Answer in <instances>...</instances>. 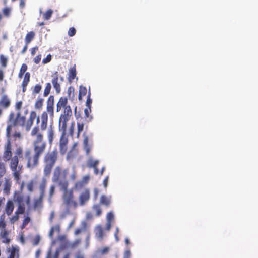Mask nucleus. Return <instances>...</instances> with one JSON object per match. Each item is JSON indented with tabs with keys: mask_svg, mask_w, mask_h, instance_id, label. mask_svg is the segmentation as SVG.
<instances>
[{
	"mask_svg": "<svg viewBox=\"0 0 258 258\" xmlns=\"http://www.w3.org/2000/svg\"><path fill=\"white\" fill-rule=\"evenodd\" d=\"M85 186V184L81 180L76 182L74 186V188L76 190H80Z\"/></svg>",
	"mask_w": 258,
	"mask_h": 258,
	"instance_id": "4c0bfd02",
	"label": "nucleus"
},
{
	"mask_svg": "<svg viewBox=\"0 0 258 258\" xmlns=\"http://www.w3.org/2000/svg\"><path fill=\"white\" fill-rule=\"evenodd\" d=\"M51 85L50 83H47L43 91V96L47 97L50 93Z\"/></svg>",
	"mask_w": 258,
	"mask_h": 258,
	"instance_id": "7c9ffc66",
	"label": "nucleus"
},
{
	"mask_svg": "<svg viewBox=\"0 0 258 258\" xmlns=\"http://www.w3.org/2000/svg\"><path fill=\"white\" fill-rule=\"evenodd\" d=\"M30 135L34 137L32 142L33 154L30 149H27L23 151V158L21 160L24 159L26 161V167L30 170H32L37 167L39 164L41 157L45 153L47 143L44 139L43 133L40 132L38 126L34 127L31 131Z\"/></svg>",
	"mask_w": 258,
	"mask_h": 258,
	"instance_id": "f257e3e1",
	"label": "nucleus"
},
{
	"mask_svg": "<svg viewBox=\"0 0 258 258\" xmlns=\"http://www.w3.org/2000/svg\"><path fill=\"white\" fill-rule=\"evenodd\" d=\"M19 214H21V213H17V210L16 211L15 213V215H14L13 216H12V217L11 218V221L14 223L17 221L19 219Z\"/></svg>",
	"mask_w": 258,
	"mask_h": 258,
	"instance_id": "603ef678",
	"label": "nucleus"
},
{
	"mask_svg": "<svg viewBox=\"0 0 258 258\" xmlns=\"http://www.w3.org/2000/svg\"><path fill=\"white\" fill-rule=\"evenodd\" d=\"M37 117V113L35 111H32L30 112L29 117L25 124L26 130L29 131L32 125L34 120Z\"/></svg>",
	"mask_w": 258,
	"mask_h": 258,
	"instance_id": "4468645a",
	"label": "nucleus"
},
{
	"mask_svg": "<svg viewBox=\"0 0 258 258\" xmlns=\"http://www.w3.org/2000/svg\"><path fill=\"white\" fill-rule=\"evenodd\" d=\"M131 252L130 250H126L123 253V258H130Z\"/></svg>",
	"mask_w": 258,
	"mask_h": 258,
	"instance_id": "680f3d73",
	"label": "nucleus"
},
{
	"mask_svg": "<svg viewBox=\"0 0 258 258\" xmlns=\"http://www.w3.org/2000/svg\"><path fill=\"white\" fill-rule=\"evenodd\" d=\"M52 228H54V231H56L58 233H59L60 231V225L58 224H57L55 225L54 226L52 227Z\"/></svg>",
	"mask_w": 258,
	"mask_h": 258,
	"instance_id": "e2e57ef3",
	"label": "nucleus"
},
{
	"mask_svg": "<svg viewBox=\"0 0 258 258\" xmlns=\"http://www.w3.org/2000/svg\"><path fill=\"white\" fill-rule=\"evenodd\" d=\"M70 179L72 181H75L76 179V173L75 171H74L71 175Z\"/></svg>",
	"mask_w": 258,
	"mask_h": 258,
	"instance_id": "0e129e2a",
	"label": "nucleus"
},
{
	"mask_svg": "<svg viewBox=\"0 0 258 258\" xmlns=\"http://www.w3.org/2000/svg\"><path fill=\"white\" fill-rule=\"evenodd\" d=\"M76 65H74L72 68L69 69L68 80L70 83H71L73 80L76 77Z\"/></svg>",
	"mask_w": 258,
	"mask_h": 258,
	"instance_id": "dca6fc26",
	"label": "nucleus"
},
{
	"mask_svg": "<svg viewBox=\"0 0 258 258\" xmlns=\"http://www.w3.org/2000/svg\"><path fill=\"white\" fill-rule=\"evenodd\" d=\"M91 93L89 92L87 95V99L86 102V105L87 107H90L92 103V99H91Z\"/></svg>",
	"mask_w": 258,
	"mask_h": 258,
	"instance_id": "a18cd8bd",
	"label": "nucleus"
},
{
	"mask_svg": "<svg viewBox=\"0 0 258 258\" xmlns=\"http://www.w3.org/2000/svg\"><path fill=\"white\" fill-rule=\"evenodd\" d=\"M14 200L18 204L17 213L24 214L25 211V205L29 206L30 204V196H25L22 191H16L14 195Z\"/></svg>",
	"mask_w": 258,
	"mask_h": 258,
	"instance_id": "6e6552de",
	"label": "nucleus"
},
{
	"mask_svg": "<svg viewBox=\"0 0 258 258\" xmlns=\"http://www.w3.org/2000/svg\"><path fill=\"white\" fill-rule=\"evenodd\" d=\"M68 171V169L62 170L60 166H56L53 171L52 178V181L58 184L59 181L66 180Z\"/></svg>",
	"mask_w": 258,
	"mask_h": 258,
	"instance_id": "1a4fd4ad",
	"label": "nucleus"
},
{
	"mask_svg": "<svg viewBox=\"0 0 258 258\" xmlns=\"http://www.w3.org/2000/svg\"><path fill=\"white\" fill-rule=\"evenodd\" d=\"M54 96L50 95L47 100L46 111H43L41 114V122L40 126H38L40 132L42 133L41 131H45L48 126V114L50 117H53L54 115Z\"/></svg>",
	"mask_w": 258,
	"mask_h": 258,
	"instance_id": "0eeeda50",
	"label": "nucleus"
},
{
	"mask_svg": "<svg viewBox=\"0 0 258 258\" xmlns=\"http://www.w3.org/2000/svg\"><path fill=\"white\" fill-rule=\"evenodd\" d=\"M77 136L79 137L80 133L83 130L84 123L83 121H78L77 123Z\"/></svg>",
	"mask_w": 258,
	"mask_h": 258,
	"instance_id": "72a5a7b5",
	"label": "nucleus"
},
{
	"mask_svg": "<svg viewBox=\"0 0 258 258\" xmlns=\"http://www.w3.org/2000/svg\"><path fill=\"white\" fill-rule=\"evenodd\" d=\"M35 36V33L33 31H30L28 32L25 37V43L26 44H29L34 38Z\"/></svg>",
	"mask_w": 258,
	"mask_h": 258,
	"instance_id": "b1692460",
	"label": "nucleus"
},
{
	"mask_svg": "<svg viewBox=\"0 0 258 258\" xmlns=\"http://www.w3.org/2000/svg\"><path fill=\"white\" fill-rule=\"evenodd\" d=\"M14 208V206L13 202L11 200L8 201L5 207V212L6 214L8 215H10L12 213Z\"/></svg>",
	"mask_w": 258,
	"mask_h": 258,
	"instance_id": "412c9836",
	"label": "nucleus"
},
{
	"mask_svg": "<svg viewBox=\"0 0 258 258\" xmlns=\"http://www.w3.org/2000/svg\"><path fill=\"white\" fill-rule=\"evenodd\" d=\"M109 248L108 247H104L102 249H100L99 251V252L100 254L104 255L106 254L109 251Z\"/></svg>",
	"mask_w": 258,
	"mask_h": 258,
	"instance_id": "8fccbe9b",
	"label": "nucleus"
},
{
	"mask_svg": "<svg viewBox=\"0 0 258 258\" xmlns=\"http://www.w3.org/2000/svg\"><path fill=\"white\" fill-rule=\"evenodd\" d=\"M87 166L89 168L95 167L97 166L99 164L98 160H93L92 158H90L87 161Z\"/></svg>",
	"mask_w": 258,
	"mask_h": 258,
	"instance_id": "cd10ccee",
	"label": "nucleus"
},
{
	"mask_svg": "<svg viewBox=\"0 0 258 258\" xmlns=\"http://www.w3.org/2000/svg\"><path fill=\"white\" fill-rule=\"evenodd\" d=\"M68 96L69 98H71L72 95V97L74 96V89L72 87H70L67 90Z\"/></svg>",
	"mask_w": 258,
	"mask_h": 258,
	"instance_id": "49530a36",
	"label": "nucleus"
},
{
	"mask_svg": "<svg viewBox=\"0 0 258 258\" xmlns=\"http://www.w3.org/2000/svg\"><path fill=\"white\" fill-rule=\"evenodd\" d=\"M30 74L29 72H26L25 74L22 83V91L25 92L26 90V87L30 82Z\"/></svg>",
	"mask_w": 258,
	"mask_h": 258,
	"instance_id": "a211bd4d",
	"label": "nucleus"
},
{
	"mask_svg": "<svg viewBox=\"0 0 258 258\" xmlns=\"http://www.w3.org/2000/svg\"><path fill=\"white\" fill-rule=\"evenodd\" d=\"M0 228L4 229L6 228V223L3 220L0 221Z\"/></svg>",
	"mask_w": 258,
	"mask_h": 258,
	"instance_id": "338daca9",
	"label": "nucleus"
},
{
	"mask_svg": "<svg viewBox=\"0 0 258 258\" xmlns=\"http://www.w3.org/2000/svg\"><path fill=\"white\" fill-rule=\"evenodd\" d=\"M38 48L37 46H35V47L32 48L31 50V55L32 56H34L35 54L36 51L38 50Z\"/></svg>",
	"mask_w": 258,
	"mask_h": 258,
	"instance_id": "69168bd1",
	"label": "nucleus"
},
{
	"mask_svg": "<svg viewBox=\"0 0 258 258\" xmlns=\"http://www.w3.org/2000/svg\"><path fill=\"white\" fill-rule=\"evenodd\" d=\"M111 203V200L109 197H108L105 195L101 196L100 204L104 205L106 207H108Z\"/></svg>",
	"mask_w": 258,
	"mask_h": 258,
	"instance_id": "5701e85b",
	"label": "nucleus"
},
{
	"mask_svg": "<svg viewBox=\"0 0 258 258\" xmlns=\"http://www.w3.org/2000/svg\"><path fill=\"white\" fill-rule=\"evenodd\" d=\"M26 122V117L17 113L16 117L15 113L11 112L9 116L8 125L6 128V136L7 142L11 140L16 141L22 138V134L18 129V126L23 127Z\"/></svg>",
	"mask_w": 258,
	"mask_h": 258,
	"instance_id": "7ed1b4c3",
	"label": "nucleus"
},
{
	"mask_svg": "<svg viewBox=\"0 0 258 258\" xmlns=\"http://www.w3.org/2000/svg\"><path fill=\"white\" fill-rule=\"evenodd\" d=\"M91 111L90 107H87L84 109L85 116L88 121H90L92 119V117L90 115V113Z\"/></svg>",
	"mask_w": 258,
	"mask_h": 258,
	"instance_id": "c9c22d12",
	"label": "nucleus"
},
{
	"mask_svg": "<svg viewBox=\"0 0 258 258\" xmlns=\"http://www.w3.org/2000/svg\"><path fill=\"white\" fill-rule=\"evenodd\" d=\"M87 93V89L86 87L80 86L79 87V93L78 99L79 100H82V97L85 96Z\"/></svg>",
	"mask_w": 258,
	"mask_h": 258,
	"instance_id": "bb28decb",
	"label": "nucleus"
},
{
	"mask_svg": "<svg viewBox=\"0 0 258 258\" xmlns=\"http://www.w3.org/2000/svg\"><path fill=\"white\" fill-rule=\"evenodd\" d=\"M11 13V9L8 7H6L3 9V13L6 17H9Z\"/></svg>",
	"mask_w": 258,
	"mask_h": 258,
	"instance_id": "de8ad7c7",
	"label": "nucleus"
},
{
	"mask_svg": "<svg viewBox=\"0 0 258 258\" xmlns=\"http://www.w3.org/2000/svg\"><path fill=\"white\" fill-rule=\"evenodd\" d=\"M51 59H52L51 55L49 54L47 55L46 58H44L42 60V63L43 64H46V63L49 62L51 60Z\"/></svg>",
	"mask_w": 258,
	"mask_h": 258,
	"instance_id": "3c124183",
	"label": "nucleus"
},
{
	"mask_svg": "<svg viewBox=\"0 0 258 258\" xmlns=\"http://www.w3.org/2000/svg\"><path fill=\"white\" fill-rule=\"evenodd\" d=\"M82 228H77L75 230L74 234L76 235L79 234L82 231H85L87 228V224L86 222L82 223Z\"/></svg>",
	"mask_w": 258,
	"mask_h": 258,
	"instance_id": "c85d7f7f",
	"label": "nucleus"
},
{
	"mask_svg": "<svg viewBox=\"0 0 258 258\" xmlns=\"http://www.w3.org/2000/svg\"><path fill=\"white\" fill-rule=\"evenodd\" d=\"M30 221V218L29 217H26L25 218L23 221V223L22 225V228H24L25 226L29 223Z\"/></svg>",
	"mask_w": 258,
	"mask_h": 258,
	"instance_id": "864d4df0",
	"label": "nucleus"
},
{
	"mask_svg": "<svg viewBox=\"0 0 258 258\" xmlns=\"http://www.w3.org/2000/svg\"><path fill=\"white\" fill-rule=\"evenodd\" d=\"M93 209L96 211V215L100 216L102 213V210L100 206L98 205H95L93 207Z\"/></svg>",
	"mask_w": 258,
	"mask_h": 258,
	"instance_id": "79ce46f5",
	"label": "nucleus"
},
{
	"mask_svg": "<svg viewBox=\"0 0 258 258\" xmlns=\"http://www.w3.org/2000/svg\"><path fill=\"white\" fill-rule=\"evenodd\" d=\"M41 59V55H38L34 58V62L36 64H38L40 62Z\"/></svg>",
	"mask_w": 258,
	"mask_h": 258,
	"instance_id": "052dcab7",
	"label": "nucleus"
},
{
	"mask_svg": "<svg viewBox=\"0 0 258 258\" xmlns=\"http://www.w3.org/2000/svg\"><path fill=\"white\" fill-rule=\"evenodd\" d=\"M2 238L3 239V242L5 243H9L10 239L8 238V233L7 231L4 230L2 234Z\"/></svg>",
	"mask_w": 258,
	"mask_h": 258,
	"instance_id": "e433bc0d",
	"label": "nucleus"
},
{
	"mask_svg": "<svg viewBox=\"0 0 258 258\" xmlns=\"http://www.w3.org/2000/svg\"><path fill=\"white\" fill-rule=\"evenodd\" d=\"M10 105V101L7 95H3L0 100V106L7 108Z\"/></svg>",
	"mask_w": 258,
	"mask_h": 258,
	"instance_id": "6ab92c4d",
	"label": "nucleus"
},
{
	"mask_svg": "<svg viewBox=\"0 0 258 258\" xmlns=\"http://www.w3.org/2000/svg\"><path fill=\"white\" fill-rule=\"evenodd\" d=\"M81 240L80 239H77L72 243L66 242V244H61L60 246V248L61 249H64L68 247L72 249H75L79 245V244L81 243Z\"/></svg>",
	"mask_w": 258,
	"mask_h": 258,
	"instance_id": "2eb2a0df",
	"label": "nucleus"
},
{
	"mask_svg": "<svg viewBox=\"0 0 258 258\" xmlns=\"http://www.w3.org/2000/svg\"><path fill=\"white\" fill-rule=\"evenodd\" d=\"M19 254V250L16 247H12L11 249L10 254L8 258H16Z\"/></svg>",
	"mask_w": 258,
	"mask_h": 258,
	"instance_id": "c756f323",
	"label": "nucleus"
},
{
	"mask_svg": "<svg viewBox=\"0 0 258 258\" xmlns=\"http://www.w3.org/2000/svg\"><path fill=\"white\" fill-rule=\"evenodd\" d=\"M69 185L67 180L60 181L58 183L60 190L63 192V203L68 208L76 209L78 207V202L75 199L73 189H68Z\"/></svg>",
	"mask_w": 258,
	"mask_h": 258,
	"instance_id": "39448f33",
	"label": "nucleus"
},
{
	"mask_svg": "<svg viewBox=\"0 0 258 258\" xmlns=\"http://www.w3.org/2000/svg\"><path fill=\"white\" fill-rule=\"evenodd\" d=\"M22 102L21 101L17 102L15 104V108L17 110H18L17 113H20L21 114V109L22 107Z\"/></svg>",
	"mask_w": 258,
	"mask_h": 258,
	"instance_id": "c03bdc74",
	"label": "nucleus"
},
{
	"mask_svg": "<svg viewBox=\"0 0 258 258\" xmlns=\"http://www.w3.org/2000/svg\"><path fill=\"white\" fill-rule=\"evenodd\" d=\"M44 100L42 98L38 97L35 101L34 107L36 109L41 110L43 106Z\"/></svg>",
	"mask_w": 258,
	"mask_h": 258,
	"instance_id": "a878e982",
	"label": "nucleus"
},
{
	"mask_svg": "<svg viewBox=\"0 0 258 258\" xmlns=\"http://www.w3.org/2000/svg\"><path fill=\"white\" fill-rule=\"evenodd\" d=\"M95 236L99 241H102L105 235L104 230L100 225H97L94 229Z\"/></svg>",
	"mask_w": 258,
	"mask_h": 258,
	"instance_id": "ddd939ff",
	"label": "nucleus"
},
{
	"mask_svg": "<svg viewBox=\"0 0 258 258\" xmlns=\"http://www.w3.org/2000/svg\"><path fill=\"white\" fill-rule=\"evenodd\" d=\"M57 240L61 243V244H64L66 243V242H69L67 239V235L64 234L59 235Z\"/></svg>",
	"mask_w": 258,
	"mask_h": 258,
	"instance_id": "ea45409f",
	"label": "nucleus"
},
{
	"mask_svg": "<svg viewBox=\"0 0 258 258\" xmlns=\"http://www.w3.org/2000/svg\"><path fill=\"white\" fill-rule=\"evenodd\" d=\"M90 180V176L89 175H87L84 176L82 179V181L86 185L87 184Z\"/></svg>",
	"mask_w": 258,
	"mask_h": 258,
	"instance_id": "4d7b16f0",
	"label": "nucleus"
},
{
	"mask_svg": "<svg viewBox=\"0 0 258 258\" xmlns=\"http://www.w3.org/2000/svg\"><path fill=\"white\" fill-rule=\"evenodd\" d=\"M60 250L61 249L60 247L57 249L53 255H52L51 251H49L47 253L46 258H58Z\"/></svg>",
	"mask_w": 258,
	"mask_h": 258,
	"instance_id": "473e14b6",
	"label": "nucleus"
},
{
	"mask_svg": "<svg viewBox=\"0 0 258 258\" xmlns=\"http://www.w3.org/2000/svg\"><path fill=\"white\" fill-rule=\"evenodd\" d=\"M63 110L59 119V127L65 132L67 128V122L72 116V111L71 106L68 104V98L61 97L56 104V112Z\"/></svg>",
	"mask_w": 258,
	"mask_h": 258,
	"instance_id": "20e7f679",
	"label": "nucleus"
},
{
	"mask_svg": "<svg viewBox=\"0 0 258 258\" xmlns=\"http://www.w3.org/2000/svg\"><path fill=\"white\" fill-rule=\"evenodd\" d=\"M90 233H88L87 234V235L86 237V239H85V242H86V244H85V247L86 248H87L89 246V244H90Z\"/></svg>",
	"mask_w": 258,
	"mask_h": 258,
	"instance_id": "6e6d98bb",
	"label": "nucleus"
},
{
	"mask_svg": "<svg viewBox=\"0 0 258 258\" xmlns=\"http://www.w3.org/2000/svg\"><path fill=\"white\" fill-rule=\"evenodd\" d=\"M27 69H28V67H27V64L25 63H23L21 66L20 71L22 73H23L24 74H25V73L27 71Z\"/></svg>",
	"mask_w": 258,
	"mask_h": 258,
	"instance_id": "13d9d810",
	"label": "nucleus"
},
{
	"mask_svg": "<svg viewBox=\"0 0 258 258\" xmlns=\"http://www.w3.org/2000/svg\"><path fill=\"white\" fill-rule=\"evenodd\" d=\"M58 76L59 74L57 71L55 72L51 75V82L53 84V88L55 89L57 93H60L61 91V86L60 84L58 83Z\"/></svg>",
	"mask_w": 258,
	"mask_h": 258,
	"instance_id": "f8f14e48",
	"label": "nucleus"
},
{
	"mask_svg": "<svg viewBox=\"0 0 258 258\" xmlns=\"http://www.w3.org/2000/svg\"><path fill=\"white\" fill-rule=\"evenodd\" d=\"M90 191L89 189L85 188L78 196V206H84L90 200Z\"/></svg>",
	"mask_w": 258,
	"mask_h": 258,
	"instance_id": "9d476101",
	"label": "nucleus"
},
{
	"mask_svg": "<svg viewBox=\"0 0 258 258\" xmlns=\"http://www.w3.org/2000/svg\"><path fill=\"white\" fill-rule=\"evenodd\" d=\"M76 30L74 27H71L68 31V35L70 37L74 36L76 34Z\"/></svg>",
	"mask_w": 258,
	"mask_h": 258,
	"instance_id": "09e8293b",
	"label": "nucleus"
},
{
	"mask_svg": "<svg viewBox=\"0 0 258 258\" xmlns=\"http://www.w3.org/2000/svg\"><path fill=\"white\" fill-rule=\"evenodd\" d=\"M41 89H42V85L39 84H36L34 87H33V88L32 89V94L33 95H36L37 94H39L40 91H41Z\"/></svg>",
	"mask_w": 258,
	"mask_h": 258,
	"instance_id": "2f4dec72",
	"label": "nucleus"
},
{
	"mask_svg": "<svg viewBox=\"0 0 258 258\" xmlns=\"http://www.w3.org/2000/svg\"><path fill=\"white\" fill-rule=\"evenodd\" d=\"M44 197L39 196V198L34 199L33 202V208L35 210L41 208L43 205V200Z\"/></svg>",
	"mask_w": 258,
	"mask_h": 258,
	"instance_id": "f3484780",
	"label": "nucleus"
},
{
	"mask_svg": "<svg viewBox=\"0 0 258 258\" xmlns=\"http://www.w3.org/2000/svg\"><path fill=\"white\" fill-rule=\"evenodd\" d=\"M68 139L66 137L64 133H63L59 140V151L62 155H64L68 150Z\"/></svg>",
	"mask_w": 258,
	"mask_h": 258,
	"instance_id": "9b49d317",
	"label": "nucleus"
},
{
	"mask_svg": "<svg viewBox=\"0 0 258 258\" xmlns=\"http://www.w3.org/2000/svg\"><path fill=\"white\" fill-rule=\"evenodd\" d=\"M23 156V150L19 147L15 150L14 155L12 156L11 142H7L4 148L3 158L5 161H9V167L12 172L13 176L16 181L20 179L23 168L21 163V158Z\"/></svg>",
	"mask_w": 258,
	"mask_h": 258,
	"instance_id": "f03ea898",
	"label": "nucleus"
},
{
	"mask_svg": "<svg viewBox=\"0 0 258 258\" xmlns=\"http://www.w3.org/2000/svg\"><path fill=\"white\" fill-rule=\"evenodd\" d=\"M8 60V58L4 55L1 54L0 55V63L3 68H6L7 67Z\"/></svg>",
	"mask_w": 258,
	"mask_h": 258,
	"instance_id": "f704fd0d",
	"label": "nucleus"
},
{
	"mask_svg": "<svg viewBox=\"0 0 258 258\" xmlns=\"http://www.w3.org/2000/svg\"><path fill=\"white\" fill-rule=\"evenodd\" d=\"M47 184V180L46 178H43L42 179L41 183L39 186L40 195L44 197L45 192V188Z\"/></svg>",
	"mask_w": 258,
	"mask_h": 258,
	"instance_id": "4be33fe9",
	"label": "nucleus"
},
{
	"mask_svg": "<svg viewBox=\"0 0 258 258\" xmlns=\"http://www.w3.org/2000/svg\"><path fill=\"white\" fill-rule=\"evenodd\" d=\"M114 219V215L112 212H110L107 214V220L108 222H111Z\"/></svg>",
	"mask_w": 258,
	"mask_h": 258,
	"instance_id": "5fc2aeb1",
	"label": "nucleus"
},
{
	"mask_svg": "<svg viewBox=\"0 0 258 258\" xmlns=\"http://www.w3.org/2000/svg\"><path fill=\"white\" fill-rule=\"evenodd\" d=\"M58 152L57 149L48 151L43 158V175L45 177L50 176L53 167L58 160Z\"/></svg>",
	"mask_w": 258,
	"mask_h": 258,
	"instance_id": "423d86ee",
	"label": "nucleus"
},
{
	"mask_svg": "<svg viewBox=\"0 0 258 258\" xmlns=\"http://www.w3.org/2000/svg\"><path fill=\"white\" fill-rule=\"evenodd\" d=\"M84 148L86 151V154L89 155L91 151V146L88 144V138L85 136L83 140Z\"/></svg>",
	"mask_w": 258,
	"mask_h": 258,
	"instance_id": "393cba45",
	"label": "nucleus"
},
{
	"mask_svg": "<svg viewBox=\"0 0 258 258\" xmlns=\"http://www.w3.org/2000/svg\"><path fill=\"white\" fill-rule=\"evenodd\" d=\"M55 190V186L54 185H51L49 189V199H51L53 196Z\"/></svg>",
	"mask_w": 258,
	"mask_h": 258,
	"instance_id": "37998d69",
	"label": "nucleus"
},
{
	"mask_svg": "<svg viewBox=\"0 0 258 258\" xmlns=\"http://www.w3.org/2000/svg\"><path fill=\"white\" fill-rule=\"evenodd\" d=\"M52 14L53 11L51 9H49L45 13H44L43 18L45 20H48L50 19Z\"/></svg>",
	"mask_w": 258,
	"mask_h": 258,
	"instance_id": "58836bf2",
	"label": "nucleus"
},
{
	"mask_svg": "<svg viewBox=\"0 0 258 258\" xmlns=\"http://www.w3.org/2000/svg\"><path fill=\"white\" fill-rule=\"evenodd\" d=\"M47 135L49 144L51 145L53 143L54 137V131L52 126H50L47 132Z\"/></svg>",
	"mask_w": 258,
	"mask_h": 258,
	"instance_id": "aec40b11",
	"label": "nucleus"
},
{
	"mask_svg": "<svg viewBox=\"0 0 258 258\" xmlns=\"http://www.w3.org/2000/svg\"><path fill=\"white\" fill-rule=\"evenodd\" d=\"M54 228H52L51 227L49 233V236L50 238H52L53 237V234H54Z\"/></svg>",
	"mask_w": 258,
	"mask_h": 258,
	"instance_id": "774afa93",
	"label": "nucleus"
},
{
	"mask_svg": "<svg viewBox=\"0 0 258 258\" xmlns=\"http://www.w3.org/2000/svg\"><path fill=\"white\" fill-rule=\"evenodd\" d=\"M35 182L33 180L30 181L27 184V188L29 192H32L34 190Z\"/></svg>",
	"mask_w": 258,
	"mask_h": 258,
	"instance_id": "a19ab883",
	"label": "nucleus"
},
{
	"mask_svg": "<svg viewBox=\"0 0 258 258\" xmlns=\"http://www.w3.org/2000/svg\"><path fill=\"white\" fill-rule=\"evenodd\" d=\"M40 241V237L39 236H37L35 237L33 241V244L34 245H37L39 244V242Z\"/></svg>",
	"mask_w": 258,
	"mask_h": 258,
	"instance_id": "bf43d9fd",
	"label": "nucleus"
}]
</instances>
